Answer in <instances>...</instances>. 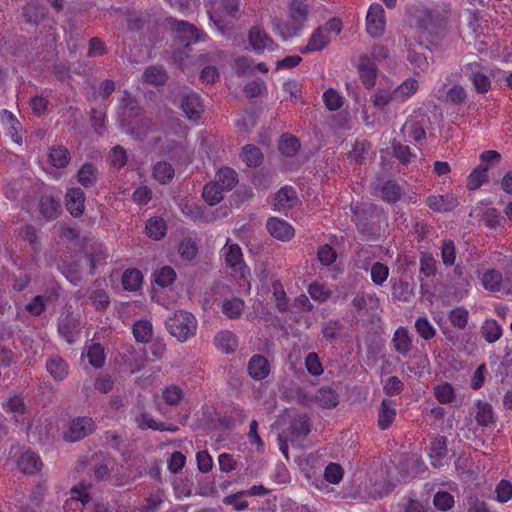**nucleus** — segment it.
<instances>
[{"instance_id":"1","label":"nucleus","mask_w":512,"mask_h":512,"mask_svg":"<svg viewBox=\"0 0 512 512\" xmlns=\"http://www.w3.org/2000/svg\"><path fill=\"white\" fill-rule=\"evenodd\" d=\"M308 14V5L303 0H293L289 7V21L282 23L276 19L273 24L281 37L286 40L296 35L303 28Z\"/></svg>"},{"instance_id":"2","label":"nucleus","mask_w":512,"mask_h":512,"mask_svg":"<svg viewBox=\"0 0 512 512\" xmlns=\"http://www.w3.org/2000/svg\"><path fill=\"white\" fill-rule=\"evenodd\" d=\"M169 333L180 342H185L196 333L197 321L193 314L184 310L176 311L166 322Z\"/></svg>"},{"instance_id":"3","label":"nucleus","mask_w":512,"mask_h":512,"mask_svg":"<svg viewBox=\"0 0 512 512\" xmlns=\"http://www.w3.org/2000/svg\"><path fill=\"white\" fill-rule=\"evenodd\" d=\"M165 25L175 34L174 39L187 51H190L192 44L202 39L203 34L194 24L187 21L167 17L165 19Z\"/></svg>"},{"instance_id":"4","label":"nucleus","mask_w":512,"mask_h":512,"mask_svg":"<svg viewBox=\"0 0 512 512\" xmlns=\"http://www.w3.org/2000/svg\"><path fill=\"white\" fill-rule=\"evenodd\" d=\"M95 430V422L90 417H77L72 420L64 439L69 442L79 441L93 433Z\"/></svg>"},{"instance_id":"5","label":"nucleus","mask_w":512,"mask_h":512,"mask_svg":"<svg viewBox=\"0 0 512 512\" xmlns=\"http://www.w3.org/2000/svg\"><path fill=\"white\" fill-rule=\"evenodd\" d=\"M385 11L380 4H372L366 16V30L374 38L383 35L385 30Z\"/></svg>"},{"instance_id":"6","label":"nucleus","mask_w":512,"mask_h":512,"mask_svg":"<svg viewBox=\"0 0 512 512\" xmlns=\"http://www.w3.org/2000/svg\"><path fill=\"white\" fill-rule=\"evenodd\" d=\"M181 108L186 117L197 121L204 111L200 96L195 92H189L182 97Z\"/></svg>"},{"instance_id":"7","label":"nucleus","mask_w":512,"mask_h":512,"mask_svg":"<svg viewBox=\"0 0 512 512\" xmlns=\"http://www.w3.org/2000/svg\"><path fill=\"white\" fill-rule=\"evenodd\" d=\"M311 422L306 414L295 416L288 427L291 442L303 440L311 432Z\"/></svg>"},{"instance_id":"8","label":"nucleus","mask_w":512,"mask_h":512,"mask_svg":"<svg viewBox=\"0 0 512 512\" xmlns=\"http://www.w3.org/2000/svg\"><path fill=\"white\" fill-rule=\"evenodd\" d=\"M85 193L79 187L70 188L65 195V204L73 217H79L84 212Z\"/></svg>"},{"instance_id":"9","label":"nucleus","mask_w":512,"mask_h":512,"mask_svg":"<svg viewBox=\"0 0 512 512\" xmlns=\"http://www.w3.org/2000/svg\"><path fill=\"white\" fill-rule=\"evenodd\" d=\"M47 8L37 2H28L22 9V17L26 23L38 25L41 21L47 17Z\"/></svg>"},{"instance_id":"10","label":"nucleus","mask_w":512,"mask_h":512,"mask_svg":"<svg viewBox=\"0 0 512 512\" xmlns=\"http://www.w3.org/2000/svg\"><path fill=\"white\" fill-rule=\"evenodd\" d=\"M426 203L430 209L436 212L452 211L459 204L457 198L452 194L429 196Z\"/></svg>"},{"instance_id":"11","label":"nucleus","mask_w":512,"mask_h":512,"mask_svg":"<svg viewBox=\"0 0 512 512\" xmlns=\"http://www.w3.org/2000/svg\"><path fill=\"white\" fill-rule=\"evenodd\" d=\"M247 370L251 378L254 380L265 379L270 373V365L263 355H253L247 366Z\"/></svg>"},{"instance_id":"12","label":"nucleus","mask_w":512,"mask_h":512,"mask_svg":"<svg viewBox=\"0 0 512 512\" xmlns=\"http://www.w3.org/2000/svg\"><path fill=\"white\" fill-rule=\"evenodd\" d=\"M266 226L271 236L276 239L286 241L294 236L293 227L284 220L270 218Z\"/></svg>"},{"instance_id":"13","label":"nucleus","mask_w":512,"mask_h":512,"mask_svg":"<svg viewBox=\"0 0 512 512\" xmlns=\"http://www.w3.org/2000/svg\"><path fill=\"white\" fill-rule=\"evenodd\" d=\"M42 465L40 457L31 450L25 451L18 460V468L24 474H35L41 470Z\"/></svg>"},{"instance_id":"14","label":"nucleus","mask_w":512,"mask_h":512,"mask_svg":"<svg viewBox=\"0 0 512 512\" xmlns=\"http://www.w3.org/2000/svg\"><path fill=\"white\" fill-rule=\"evenodd\" d=\"M358 68L360 78L364 86L367 87L368 89L372 88L375 85L376 80L375 64L371 61V59L368 56L363 55L359 59Z\"/></svg>"},{"instance_id":"15","label":"nucleus","mask_w":512,"mask_h":512,"mask_svg":"<svg viewBox=\"0 0 512 512\" xmlns=\"http://www.w3.org/2000/svg\"><path fill=\"white\" fill-rule=\"evenodd\" d=\"M393 348L396 352L406 357L412 349V339L405 327H399L392 338Z\"/></svg>"},{"instance_id":"16","label":"nucleus","mask_w":512,"mask_h":512,"mask_svg":"<svg viewBox=\"0 0 512 512\" xmlns=\"http://www.w3.org/2000/svg\"><path fill=\"white\" fill-rule=\"evenodd\" d=\"M396 417V409L392 400L384 399L378 412V427L381 430L388 429Z\"/></svg>"},{"instance_id":"17","label":"nucleus","mask_w":512,"mask_h":512,"mask_svg":"<svg viewBox=\"0 0 512 512\" xmlns=\"http://www.w3.org/2000/svg\"><path fill=\"white\" fill-rule=\"evenodd\" d=\"M213 182L219 186L224 192L230 191L237 184V173L229 167L219 169L215 175Z\"/></svg>"},{"instance_id":"18","label":"nucleus","mask_w":512,"mask_h":512,"mask_svg":"<svg viewBox=\"0 0 512 512\" xmlns=\"http://www.w3.org/2000/svg\"><path fill=\"white\" fill-rule=\"evenodd\" d=\"M39 211L46 220H53L59 216L60 202L59 199L52 195H44L39 201Z\"/></svg>"},{"instance_id":"19","label":"nucleus","mask_w":512,"mask_h":512,"mask_svg":"<svg viewBox=\"0 0 512 512\" xmlns=\"http://www.w3.org/2000/svg\"><path fill=\"white\" fill-rule=\"evenodd\" d=\"M330 42L329 35L322 27L317 28L311 35L307 45L300 49L303 54L320 51Z\"/></svg>"},{"instance_id":"20","label":"nucleus","mask_w":512,"mask_h":512,"mask_svg":"<svg viewBox=\"0 0 512 512\" xmlns=\"http://www.w3.org/2000/svg\"><path fill=\"white\" fill-rule=\"evenodd\" d=\"M249 43L257 53L263 52L273 45L272 39L260 28L252 27L249 31Z\"/></svg>"},{"instance_id":"21","label":"nucleus","mask_w":512,"mask_h":512,"mask_svg":"<svg viewBox=\"0 0 512 512\" xmlns=\"http://www.w3.org/2000/svg\"><path fill=\"white\" fill-rule=\"evenodd\" d=\"M47 372L56 380H64L69 371L68 364L59 356H52L46 362Z\"/></svg>"},{"instance_id":"22","label":"nucleus","mask_w":512,"mask_h":512,"mask_svg":"<svg viewBox=\"0 0 512 512\" xmlns=\"http://www.w3.org/2000/svg\"><path fill=\"white\" fill-rule=\"evenodd\" d=\"M226 264L233 270L240 272L244 276V269L246 267L243 261L241 248L237 244L229 245L225 253Z\"/></svg>"},{"instance_id":"23","label":"nucleus","mask_w":512,"mask_h":512,"mask_svg":"<svg viewBox=\"0 0 512 512\" xmlns=\"http://www.w3.org/2000/svg\"><path fill=\"white\" fill-rule=\"evenodd\" d=\"M77 179L83 187L91 188L98 180V169L93 163H85L78 170Z\"/></svg>"},{"instance_id":"24","label":"nucleus","mask_w":512,"mask_h":512,"mask_svg":"<svg viewBox=\"0 0 512 512\" xmlns=\"http://www.w3.org/2000/svg\"><path fill=\"white\" fill-rule=\"evenodd\" d=\"M162 153L168 155L174 161H186L188 159L186 146L176 140H167L162 147Z\"/></svg>"},{"instance_id":"25","label":"nucleus","mask_w":512,"mask_h":512,"mask_svg":"<svg viewBox=\"0 0 512 512\" xmlns=\"http://www.w3.org/2000/svg\"><path fill=\"white\" fill-rule=\"evenodd\" d=\"M86 257L89 262V273L93 275L97 265L104 264L107 258V252L102 244L94 243L91 245L90 250L87 251Z\"/></svg>"},{"instance_id":"26","label":"nucleus","mask_w":512,"mask_h":512,"mask_svg":"<svg viewBox=\"0 0 512 512\" xmlns=\"http://www.w3.org/2000/svg\"><path fill=\"white\" fill-rule=\"evenodd\" d=\"M143 282V275L136 268L126 269L122 275V286L126 291H137Z\"/></svg>"},{"instance_id":"27","label":"nucleus","mask_w":512,"mask_h":512,"mask_svg":"<svg viewBox=\"0 0 512 512\" xmlns=\"http://www.w3.org/2000/svg\"><path fill=\"white\" fill-rule=\"evenodd\" d=\"M482 283L488 291L503 293V274L496 269L486 271L483 274Z\"/></svg>"},{"instance_id":"28","label":"nucleus","mask_w":512,"mask_h":512,"mask_svg":"<svg viewBox=\"0 0 512 512\" xmlns=\"http://www.w3.org/2000/svg\"><path fill=\"white\" fill-rule=\"evenodd\" d=\"M152 174L154 179L161 184H168L174 178L175 170L170 163L159 161L153 166Z\"/></svg>"},{"instance_id":"29","label":"nucleus","mask_w":512,"mask_h":512,"mask_svg":"<svg viewBox=\"0 0 512 512\" xmlns=\"http://www.w3.org/2000/svg\"><path fill=\"white\" fill-rule=\"evenodd\" d=\"M296 200V191L293 187L285 186L275 195V207L278 210L291 208Z\"/></svg>"},{"instance_id":"30","label":"nucleus","mask_w":512,"mask_h":512,"mask_svg":"<svg viewBox=\"0 0 512 512\" xmlns=\"http://www.w3.org/2000/svg\"><path fill=\"white\" fill-rule=\"evenodd\" d=\"M488 167L484 164L477 166L467 177V189L477 190L488 181Z\"/></svg>"},{"instance_id":"31","label":"nucleus","mask_w":512,"mask_h":512,"mask_svg":"<svg viewBox=\"0 0 512 512\" xmlns=\"http://www.w3.org/2000/svg\"><path fill=\"white\" fill-rule=\"evenodd\" d=\"M142 77L146 83L157 86L163 85L168 79L166 70L161 66L147 67Z\"/></svg>"},{"instance_id":"32","label":"nucleus","mask_w":512,"mask_h":512,"mask_svg":"<svg viewBox=\"0 0 512 512\" xmlns=\"http://www.w3.org/2000/svg\"><path fill=\"white\" fill-rule=\"evenodd\" d=\"M447 439L444 436H437L431 442L429 456L433 459L432 465L437 466L439 462L447 455Z\"/></svg>"},{"instance_id":"33","label":"nucleus","mask_w":512,"mask_h":512,"mask_svg":"<svg viewBox=\"0 0 512 512\" xmlns=\"http://www.w3.org/2000/svg\"><path fill=\"white\" fill-rule=\"evenodd\" d=\"M217 346L226 354L233 353L238 347V340L231 331H222L216 336Z\"/></svg>"},{"instance_id":"34","label":"nucleus","mask_w":512,"mask_h":512,"mask_svg":"<svg viewBox=\"0 0 512 512\" xmlns=\"http://www.w3.org/2000/svg\"><path fill=\"white\" fill-rule=\"evenodd\" d=\"M133 335L138 342H150L153 335V327L151 322L148 320L136 321L133 325Z\"/></svg>"},{"instance_id":"35","label":"nucleus","mask_w":512,"mask_h":512,"mask_svg":"<svg viewBox=\"0 0 512 512\" xmlns=\"http://www.w3.org/2000/svg\"><path fill=\"white\" fill-rule=\"evenodd\" d=\"M241 156L248 167H257L263 161V153L260 148L251 144L243 147Z\"/></svg>"},{"instance_id":"36","label":"nucleus","mask_w":512,"mask_h":512,"mask_svg":"<svg viewBox=\"0 0 512 512\" xmlns=\"http://www.w3.org/2000/svg\"><path fill=\"white\" fill-rule=\"evenodd\" d=\"M476 421L482 427H487L494 422V413L492 406L484 401H477Z\"/></svg>"},{"instance_id":"37","label":"nucleus","mask_w":512,"mask_h":512,"mask_svg":"<svg viewBox=\"0 0 512 512\" xmlns=\"http://www.w3.org/2000/svg\"><path fill=\"white\" fill-rule=\"evenodd\" d=\"M49 161L56 168H64L70 162V153L66 147H52L49 152Z\"/></svg>"},{"instance_id":"38","label":"nucleus","mask_w":512,"mask_h":512,"mask_svg":"<svg viewBox=\"0 0 512 512\" xmlns=\"http://www.w3.org/2000/svg\"><path fill=\"white\" fill-rule=\"evenodd\" d=\"M481 334L488 343H494L501 337L502 328L496 320L489 319L482 324Z\"/></svg>"},{"instance_id":"39","label":"nucleus","mask_w":512,"mask_h":512,"mask_svg":"<svg viewBox=\"0 0 512 512\" xmlns=\"http://www.w3.org/2000/svg\"><path fill=\"white\" fill-rule=\"evenodd\" d=\"M402 188L393 180L384 183L381 189V197L388 203L397 202L402 196Z\"/></svg>"},{"instance_id":"40","label":"nucleus","mask_w":512,"mask_h":512,"mask_svg":"<svg viewBox=\"0 0 512 512\" xmlns=\"http://www.w3.org/2000/svg\"><path fill=\"white\" fill-rule=\"evenodd\" d=\"M217 186L213 181L205 184L202 192V196L208 205L214 206L220 203L224 198V191Z\"/></svg>"},{"instance_id":"41","label":"nucleus","mask_w":512,"mask_h":512,"mask_svg":"<svg viewBox=\"0 0 512 512\" xmlns=\"http://www.w3.org/2000/svg\"><path fill=\"white\" fill-rule=\"evenodd\" d=\"M154 281L162 288H166L176 280V272L170 266H164L156 270L153 274Z\"/></svg>"},{"instance_id":"42","label":"nucleus","mask_w":512,"mask_h":512,"mask_svg":"<svg viewBox=\"0 0 512 512\" xmlns=\"http://www.w3.org/2000/svg\"><path fill=\"white\" fill-rule=\"evenodd\" d=\"M244 309V301L240 298L227 299L223 302L222 312L229 319H237L241 316Z\"/></svg>"},{"instance_id":"43","label":"nucleus","mask_w":512,"mask_h":512,"mask_svg":"<svg viewBox=\"0 0 512 512\" xmlns=\"http://www.w3.org/2000/svg\"><path fill=\"white\" fill-rule=\"evenodd\" d=\"M278 148L283 155L292 157L300 149V142L295 136L283 135L279 141Z\"/></svg>"},{"instance_id":"44","label":"nucleus","mask_w":512,"mask_h":512,"mask_svg":"<svg viewBox=\"0 0 512 512\" xmlns=\"http://www.w3.org/2000/svg\"><path fill=\"white\" fill-rule=\"evenodd\" d=\"M182 213L193 221L209 222L211 219L205 215L203 206L197 203L183 204Z\"/></svg>"},{"instance_id":"45","label":"nucleus","mask_w":512,"mask_h":512,"mask_svg":"<svg viewBox=\"0 0 512 512\" xmlns=\"http://www.w3.org/2000/svg\"><path fill=\"white\" fill-rule=\"evenodd\" d=\"M146 233L150 238L154 240L162 239L166 234L165 221L161 218L149 219L146 224Z\"/></svg>"},{"instance_id":"46","label":"nucleus","mask_w":512,"mask_h":512,"mask_svg":"<svg viewBox=\"0 0 512 512\" xmlns=\"http://www.w3.org/2000/svg\"><path fill=\"white\" fill-rule=\"evenodd\" d=\"M62 273L74 285L80 283L83 278L81 264L76 260L65 263L62 267Z\"/></svg>"},{"instance_id":"47","label":"nucleus","mask_w":512,"mask_h":512,"mask_svg":"<svg viewBox=\"0 0 512 512\" xmlns=\"http://www.w3.org/2000/svg\"><path fill=\"white\" fill-rule=\"evenodd\" d=\"M448 319L453 327L463 330L468 324L469 312L464 307H456L448 313Z\"/></svg>"},{"instance_id":"48","label":"nucleus","mask_w":512,"mask_h":512,"mask_svg":"<svg viewBox=\"0 0 512 512\" xmlns=\"http://www.w3.org/2000/svg\"><path fill=\"white\" fill-rule=\"evenodd\" d=\"M71 493H77L79 494L78 497L72 496L69 499H67L64 503V510L65 512H70L71 506H79V503H81L80 512H83V509L85 506L91 501V496L87 492H80L79 488L74 486L71 489Z\"/></svg>"},{"instance_id":"49","label":"nucleus","mask_w":512,"mask_h":512,"mask_svg":"<svg viewBox=\"0 0 512 512\" xmlns=\"http://www.w3.org/2000/svg\"><path fill=\"white\" fill-rule=\"evenodd\" d=\"M317 400L323 407L331 409L338 405L339 395L332 388H321L318 391Z\"/></svg>"},{"instance_id":"50","label":"nucleus","mask_w":512,"mask_h":512,"mask_svg":"<svg viewBox=\"0 0 512 512\" xmlns=\"http://www.w3.org/2000/svg\"><path fill=\"white\" fill-rule=\"evenodd\" d=\"M87 357L94 368H101L105 363L104 348L99 343H93L88 349Z\"/></svg>"},{"instance_id":"51","label":"nucleus","mask_w":512,"mask_h":512,"mask_svg":"<svg viewBox=\"0 0 512 512\" xmlns=\"http://www.w3.org/2000/svg\"><path fill=\"white\" fill-rule=\"evenodd\" d=\"M272 289L277 309L281 312L288 311V297L282 283L279 280L273 281Z\"/></svg>"},{"instance_id":"52","label":"nucleus","mask_w":512,"mask_h":512,"mask_svg":"<svg viewBox=\"0 0 512 512\" xmlns=\"http://www.w3.org/2000/svg\"><path fill=\"white\" fill-rule=\"evenodd\" d=\"M394 489V485L389 481L383 479L380 481H376L369 490V495L373 499H381L384 496L391 493Z\"/></svg>"},{"instance_id":"53","label":"nucleus","mask_w":512,"mask_h":512,"mask_svg":"<svg viewBox=\"0 0 512 512\" xmlns=\"http://www.w3.org/2000/svg\"><path fill=\"white\" fill-rule=\"evenodd\" d=\"M392 295L397 300L408 301L413 295V288L408 282H395L392 285Z\"/></svg>"},{"instance_id":"54","label":"nucleus","mask_w":512,"mask_h":512,"mask_svg":"<svg viewBox=\"0 0 512 512\" xmlns=\"http://www.w3.org/2000/svg\"><path fill=\"white\" fill-rule=\"evenodd\" d=\"M403 131H408L410 137H412L416 142H421L426 138V131L424 126L419 121H409L406 122L402 128Z\"/></svg>"},{"instance_id":"55","label":"nucleus","mask_w":512,"mask_h":512,"mask_svg":"<svg viewBox=\"0 0 512 512\" xmlns=\"http://www.w3.org/2000/svg\"><path fill=\"white\" fill-rule=\"evenodd\" d=\"M415 329L424 340H430L436 334L435 328L426 317H419L416 319Z\"/></svg>"},{"instance_id":"56","label":"nucleus","mask_w":512,"mask_h":512,"mask_svg":"<svg viewBox=\"0 0 512 512\" xmlns=\"http://www.w3.org/2000/svg\"><path fill=\"white\" fill-rule=\"evenodd\" d=\"M435 397L440 403L447 404L451 403L456 395L451 384L443 383L435 388Z\"/></svg>"},{"instance_id":"57","label":"nucleus","mask_w":512,"mask_h":512,"mask_svg":"<svg viewBox=\"0 0 512 512\" xmlns=\"http://www.w3.org/2000/svg\"><path fill=\"white\" fill-rule=\"evenodd\" d=\"M323 101L327 109L330 111H336L340 109L343 105L342 97L333 88H329L324 92Z\"/></svg>"},{"instance_id":"58","label":"nucleus","mask_w":512,"mask_h":512,"mask_svg":"<svg viewBox=\"0 0 512 512\" xmlns=\"http://www.w3.org/2000/svg\"><path fill=\"white\" fill-rule=\"evenodd\" d=\"M434 506L441 511H448L454 505V497L446 491H439L434 495Z\"/></svg>"},{"instance_id":"59","label":"nucleus","mask_w":512,"mask_h":512,"mask_svg":"<svg viewBox=\"0 0 512 512\" xmlns=\"http://www.w3.org/2000/svg\"><path fill=\"white\" fill-rule=\"evenodd\" d=\"M343 325L339 320H330L322 324V334L327 341L336 339Z\"/></svg>"},{"instance_id":"60","label":"nucleus","mask_w":512,"mask_h":512,"mask_svg":"<svg viewBox=\"0 0 512 512\" xmlns=\"http://www.w3.org/2000/svg\"><path fill=\"white\" fill-rule=\"evenodd\" d=\"M163 501L164 492L158 490L155 494L145 499L144 504L140 508V512H157Z\"/></svg>"},{"instance_id":"61","label":"nucleus","mask_w":512,"mask_h":512,"mask_svg":"<svg viewBox=\"0 0 512 512\" xmlns=\"http://www.w3.org/2000/svg\"><path fill=\"white\" fill-rule=\"evenodd\" d=\"M305 367L313 376H319L323 373V367L316 352H310L307 354L305 357Z\"/></svg>"},{"instance_id":"62","label":"nucleus","mask_w":512,"mask_h":512,"mask_svg":"<svg viewBox=\"0 0 512 512\" xmlns=\"http://www.w3.org/2000/svg\"><path fill=\"white\" fill-rule=\"evenodd\" d=\"M178 251L183 259L192 260L196 257L198 248L196 242L191 238H188L180 242Z\"/></svg>"},{"instance_id":"63","label":"nucleus","mask_w":512,"mask_h":512,"mask_svg":"<svg viewBox=\"0 0 512 512\" xmlns=\"http://www.w3.org/2000/svg\"><path fill=\"white\" fill-rule=\"evenodd\" d=\"M343 468L337 463H330L324 471L326 481L331 484H338L343 478Z\"/></svg>"},{"instance_id":"64","label":"nucleus","mask_w":512,"mask_h":512,"mask_svg":"<svg viewBox=\"0 0 512 512\" xmlns=\"http://www.w3.org/2000/svg\"><path fill=\"white\" fill-rule=\"evenodd\" d=\"M110 162L117 169L124 167L127 163L126 150L120 145L113 147L110 153Z\"/></svg>"}]
</instances>
